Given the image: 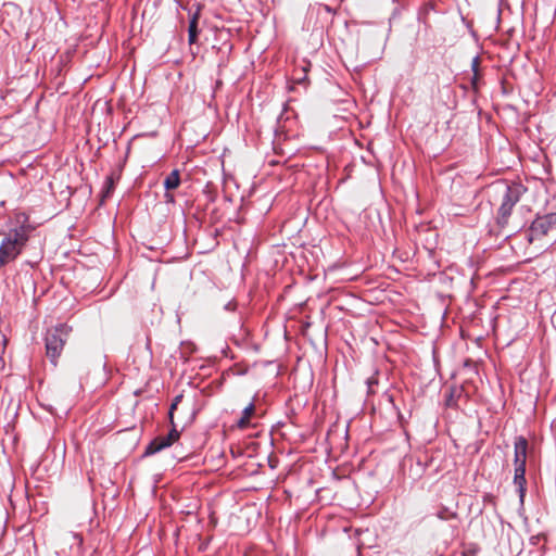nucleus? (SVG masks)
<instances>
[{
  "mask_svg": "<svg viewBox=\"0 0 556 556\" xmlns=\"http://www.w3.org/2000/svg\"><path fill=\"white\" fill-rule=\"evenodd\" d=\"M164 188L166 191L174 190L180 185V174L178 169L172 170L164 179Z\"/></svg>",
  "mask_w": 556,
  "mask_h": 556,
  "instance_id": "9b49d317",
  "label": "nucleus"
},
{
  "mask_svg": "<svg viewBox=\"0 0 556 556\" xmlns=\"http://www.w3.org/2000/svg\"><path fill=\"white\" fill-rule=\"evenodd\" d=\"M29 239L28 228L20 226L11 229L0 244V268L15 261Z\"/></svg>",
  "mask_w": 556,
  "mask_h": 556,
  "instance_id": "f03ea898",
  "label": "nucleus"
},
{
  "mask_svg": "<svg viewBox=\"0 0 556 556\" xmlns=\"http://www.w3.org/2000/svg\"><path fill=\"white\" fill-rule=\"evenodd\" d=\"M366 383L368 387V392L370 393L372 392V387L378 383V380L376 377L372 376L366 380Z\"/></svg>",
  "mask_w": 556,
  "mask_h": 556,
  "instance_id": "dca6fc26",
  "label": "nucleus"
},
{
  "mask_svg": "<svg viewBox=\"0 0 556 556\" xmlns=\"http://www.w3.org/2000/svg\"><path fill=\"white\" fill-rule=\"evenodd\" d=\"M200 16V9H198L190 18L189 27H188V41L190 45H193L198 41V36L200 34V29L198 27V21Z\"/></svg>",
  "mask_w": 556,
  "mask_h": 556,
  "instance_id": "0eeeda50",
  "label": "nucleus"
},
{
  "mask_svg": "<svg viewBox=\"0 0 556 556\" xmlns=\"http://www.w3.org/2000/svg\"><path fill=\"white\" fill-rule=\"evenodd\" d=\"M528 456V440L518 435L514 441V466L519 468H526Z\"/></svg>",
  "mask_w": 556,
  "mask_h": 556,
  "instance_id": "39448f33",
  "label": "nucleus"
},
{
  "mask_svg": "<svg viewBox=\"0 0 556 556\" xmlns=\"http://www.w3.org/2000/svg\"><path fill=\"white\" fill-rule=\"evenodd\" d=\"M71 327L66 324H59L46 333V352L53 365L56 364V358L63 351Z\"/></svg>",
  "mask_w": 556,
  "mask_h": 556,
  "instance_id": "7ed1b4c3",
  "label": "nucleus"
},
{
  "mask_svg": "<svg viewBox=\"0 0 556 556\" xmlns=\"http://www.w3.org/2000/svg\"><path fill=\"white\" fill-rule=\"evenodd\" d=\"M389 401L393 402V396L392 395H389Z\"/></svg>",
  "mask_w": 556,
  "mask_h": 556,
  "instance_id": "393cba45",
  "label": "nucleus"
},
{
  "mask_svg": "<svg viewBox=\"0 0 556 556\" xmlns=\"http://www.w3.org/2000/svg\"><path fill=\"white\" fill-rule=\"evenodd\" d=\"M75 538H79V542H83V539L78 534H76Z\"/></svg>",
  "mask_w": 556,
  "mask_h": 556,
  "instance_id": "a878e982",
  "label": "nucleus"
},
{
  "mask_svg": "<svg viewBox=\"0 0 556 556\" xmlns=\"http://www.w3.org/2000/svg\"><path fill=\"white\" fill-rule=\"evenodd\" d=\"M119 173H112L106 177L103 189L101 191L102 201H104V199L109 198L112 194L115 188V184L119 179Z\"/></svg>",
  "mask_w": 556,
  "mask_h": 556,
  "instance_id": "6e6552de",
  "label": "nucleus"
},
{
  "mask_svg": "<svg viewBox=\"0 0 556 556\" xmlns=\"http://www.w3.org/2000/svg\"><path fill=\"white\" fill-rule=\"evenodd\" d=\"M417 465L421 468V471L424 472L426 470V468L428 467V463L426 462L425 464L421 463L420 459L417 460Z\"/></svg>",
  "mask_w": 556,
  "mask_h": 556,
  "instance_id": "412c9836",
  "label": "nucleus"
},
{
  "mask_svg": "<svg viewBox=\"0 0 556 556\" xmlns=\"http://www.w3.org/2000/svg\"><path fill=\"white\" fill-rule=\"evenodd\" d=\"M496 193L501 197L497 210L496 223L504 227L508 224L514 206L520 201L526 188L519 182H500L495 186Z\"/></svg>",
  "mask_w": 556,
  "mask_h": 556,
  "instance_id": "f257e3e1",
  "label": "nucleus"
},
{
  "mask_svg": "<svg viewBox=\"0 0 556 556\" xmlns=\"http://www.w3.org/2000/svg\"><path fill=\"white\" fill-rule=\"evenodd\" d=\"M177 404L176 403H173L170 404L169 406V409H168V418H169V422L173 424L174 421V412L177 409Z\"/></svg>",
  "mask_w": 556,
  "mask_h": 556,
  "instance_id": "f3484780",
  "label": "nucleus"
},
{
  "mask_svg": "<svg viewBox=\"0 0 556 556\" xmlns=\"http://www.w3.org/2000/svg\"><path fill=\"white\" fill-rule=\"evenodd\" d=\"M166 447H168V443L163 442L162 437H156L147 445L144 455H153Z\"/></svg>",
  "mask_w": 556,
  "mask_h": 556,
  "instance_id": "9d476101",
  "label": "nucleus"
},
{
  "mask_svg": "<svg viewBox=\"0 0 556 556\" xmlns=\"http://www.w3.org/2000/svg\"><path fill=\"white\" fill-rule=\"evenodd\" d=\"M478 79H479V76H478V75H477V77H475V75L472 76V78H471V84H472L473 88H477V81H478Z\"/></svg>",
  "mask_w": 556,
  "mask_h": 556,
  "instance_id": "5701e85b",
  "label": "nucleus"
},
{
  "mask_svg": "<svg viewBox=\"0 0 556 556\" xmlns=\"http://www.w3.org/2000/svg\"><path fill=\"white\" fill-rule=\"evenodd\" d=\"M399 13L397 9L394 10L393 16H395Z\"/></svg>",
  "mask_w": 556,
  "mask_h": 556,
  "instance_id": "b1692460",
  "label": "nucleus"
},
{
  "mask_svg": "<svg viewBox=\"0 0 556 556\" xmlns=\"http://www.w3.org/2000/svg\"><path fill=\"white\" fill-rule=\"evenodd\" d=\"M514 484L517 488V492H518L520 502L523 503V500H525V496H526V491H527V489H526V485H527L526 468L515 467V469H514Z\"/></svg>",
  "mask_w": 556,
  "mask_h": 556,
  "instance_id": "423d86ee",
  "label": "nucleus"
},
{
  "mask_svg": "<svg viewBox=\"0 0 556 556\" xmlns=\"http://www.w3.org/2000/svg\"><path fill=\"white\" fill-rule=\"evenodd\" d=\"M551 236L556 239V212L538 216L530 225L526 238L529 242Z\"/></svg>",
  "mask_w": 556,
  "mask_h": 556,
  "instance_id": "20e7f679",
  "label": "nucleus"
},
{
  "mask_svg": "<svg viewBox=\"0 0 556 556\" xmlns=\"http://www.w3.org/2000/svg\"><path fill=\"white\" fill-rule=\"evenodd\" d=\"M478 552L479 547L476 544H470L462 552V556H477Z\"/></svg>",
  "mask_w": 556,
  "mask_h": 556,
  "instance_id": "4468645a",
  "label": "nucleus"
},
{
  "mask_svg": "<svg viewBox=\"0 0 556 556\" xmlns=\"http://www.w3.org/2000/svg\"><path fill=\"white\" fill-rule=\"evenodd\" d=\"M478 67H479V56H475L471 62V70L475 73V77H477Z\"/></svg>",
  "mask_w": 556,
  "mask_h": 556,
  "instance_id": "a211bd4d",
  "label": "nucleus"
},
{
  "mask_svg": "<svg viewBox=\"0 0 556 556\" xmlns=\"http://www.w3.org/2000/svg\"><path fill=\"white\" fill-rule=\"evenodd\" d=\"M236 306H237V304H236V302H235V301H229V302L224 306V308H225V311L232 312V311H235V309H236Z\"/></svg>",
  "mask_w": 556,
  "mask_h": 556,
  "instance_id": "6ab92c4d",
  "label": "nucleus"
},
{
  "mask_svg": "<svg viewBox=\"0 0 556 556\" xmlns=\"http://www.w3.org/2000/svg\"><path fill=\"white\" fill-rule=\"evenodd\" d=\"M172 426H173V428L168 432V434L162 437L163 442L168 443V446H170L180 437V432L176 429V426L174 422L172 424Z\"/></svg>",
  "mask_w": 556,
  "mask_h": 556,
  "instance_id": "ddd939ff",
  "label": "nucleus"
},
{
  "mask_svg": "<svg viewBox=\"0 0 556 556\" xmlns=\"http://www.w3.org/2000/svg\"><path fill=\"white\" fill-rule=\"evenodd\" d=\"M326 10H327L328 12H330V11H331L330 7H328V5H326Z\"/></svg>",
  "mask_w": 556,
  "mask_h": 556,
  "instance_id": "bb28decb",
  "label": "nucleus"
},
{
  "mask_svg": "<svg viewBox=\"0 0 556 556\" xmlns=\"http://www.w3.org/2000/svg\"><path fill=\"white\" fill-rule=\"evenodd\" d=\"M457 514L456 513H450L447 514V509L446 508H442L441 510H439L437 513V517L441 520H447L448 518H456Z\"/></svg>",
  "mask_w": 556,
  "mask_h": 556,
  "instance_id": "2eb2a0df",
  "label": "nucleus"
},
{
  "mask_svg": "<svg viewBox=\"0 0 556 556\" xmlns=\"http://www.w3.org/2000/svg\"><path fill=\"white\" fill-rule=\"evenodd\" d=\"M254 412V404L250 403L242 412V417L238 421L239 428H245L249 424V418L252 416Z\"/></svg>",
  "mask_w": 556,
  "mask_h": 556,
  "instance_id": "f8f14e48",
  "label": "nucleus"
},
{
  "mask_svg": "<svg viewBox=\"0 0 556 556\" xmlns=\"http://www.w3.org/2000/svg\"><path fill=\"white\" fill-rule=\"evenodd\" d=\"M164 198H165L166 203L175 202L174 195L172 193H169L168 191L165 192Z\"/></svg>",
  "mask_w": 556,
  "mask_h": 556,
  "instance_id": "aec40b11",
  "label": "nucleus"
},
{
  "mask_svg": "<svg viewBox=\"0 0 556 556\" xmlns=\"http://www.w3.org/2000/svg\"><path fill=\"white\" fill-rule=\"evenodd\" d=\"M184 395L182 394H178L174 397L173 400V403H176L177 405L181 402Z\"/></svg>",
  "mask_w": 556,
  "mask_h": 556,
  "instance_id": "4be33fe9",
  "label": "nucleus"
},
{
  "mask_svg": "<svg viewBox=\"0 0 556 556\" xmlns=\"http://www.w3.org/2000/svg\"><path fill=\"white\" fill-rule=\"evenodd\" d=\"M463 393V389L458 387H451L448 391L445 394V405L447 407H456L457 406V400Z\"/></svg>",
  "mask_w": 556,
  "mask_h": 556,
  "instance_id": "1a4fd4ad",
  "label": "nucleus"
}]
</instances>
